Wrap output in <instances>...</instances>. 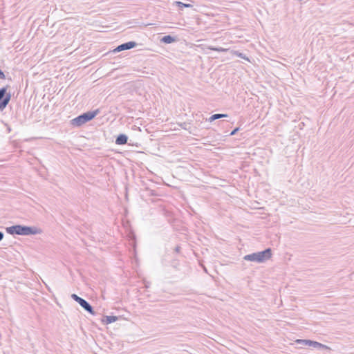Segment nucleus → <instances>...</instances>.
<instances>
[{"label":"nucleus","mask_w":354,"mask_h":354,"mask_svg":"<svg viewBox=\"0 0 354 354\" xmlns=\"http://www.w3.org/2000/svg\"><path fill=\"white\" fill-rule=\"evenodd\" d=\"M137 46L138 44L136 41H131L119 45L113 51V53L120 52L122 50L131 49Z\"/></svg>","instance_id":"6"},{"label":"nucleus","mask_w":354,"mask_h":354,"mask_svg":"<svg viewBox=\"0 0 354 354\" xmlns=\"http://www.w3.org/2000/svg\"><path fill=\"white\" fill-rule=\"evenodd\" d=\"M128 136L125 134L121 133L118 135L115 139V144L118 145H123L127 143Z\"/></svg>","instance_id":"8"},{"label":"nucleus","mask_w":354,"mask_h":354,"mask_svg":"<svg viewBox=\"0 0 354 354\" xmlns=\"http://www.w3.org/2000/svg\"><path fill=\"white\" fill-rule=\"evenodd\" d=\"M239 131V127H236L234 129H233L231 133H230V136H234L235 135L238 131Z\"/></svg>","instance_id":"15"},{"label":"nucleus","mask_w":354,"mask_h":354,"mask_svg":"<svg viewBox=\"0 0 354 354\" xmlns=\"http://www.w3.org/2000/svg\"><path fill=\"white\" fill-rule=\"evenodd\" d=\"M6 78L4 73L0 69V79L4 80Z\"/></svg>","instance_id":"16"},{"label":"nucleus","mask_w":354,"mask_h":354,"mask_svg":"<svg viewBox=\"0 0 354 354\" xmlns=\"http://www.w3.org/2000/svg\"><path fill=\"white\" fill-rule=\"evenodd\" d=\"M80 305L86 310L87 311L88 313H89L91 315H95V311L93 310V308L92 307V306L87 301H86L85 299H83L81 303L80 304Z\"/></svg>","instance_id":"7"},{"label":"nucleus","mask_w":354,"mask_h":354,"mask_svg":"<svg viewBox=\"0 0 354 354\" xmlns=\"http://www.w3.org/2000/svg\"><path fill=\"white\" fill-rule=\"evenodd\" d=\"M6 232L14 235H22L28 236L34 234H39L42 232V230L35 226H26L21 225H15L10 227H6Z\"/></svg>","instance_id":"1"},{"label":"nucleus","mask_w":354,"mask_h":354,"mask_svg":"<svg viewBox=\"0 0 354 354\" xmlns=\"http://www.w3.org/2000/svg\"><path fill=\"white\" fill-rule=\"evenodd\" d=\"M185 125H186V123H183V124H180V127H182L183 129H186L185 127Z\"/></svg>","instance_id":"20"},{"label":"nucleus","mask_w":354,"mask_h":354,"mask_svg":"<svg viewBox=\"0 0 354 354\" xmlns=\"http://www.w3.org/2000/svg\"><path fill=\"white\" fill-rule=\"evenodd\" d=\"M10 86L6 85L0 88V111H3L11 100V94L8 93Z\"/></svg>","instance_id":"4"},{"label":"nucleus","mask_w":354,"mask_h":354,"mask_svg":"<svg viewBox=\"0 0 354 354\" xmlns=\"http://www.w3.org/2000/svg\"><path fill=\"white\" fill-rule=\"evenodd\" d=\"M99 113V109L84 113L73 119L71 121V124L75 127H81L84 124L92 120Z\"/></svg>","instance_id":"3"},{"label":"nucleus","mask_w":354,"mask_h":354,"mask_svg":"<svg viewBox=\"0 0 354 354\" xmlns=\"http://www.w3.org/2000/svg\"><path fill=\"white\" fill-rule=\"evenodd\" d=\"M272 256V250L267 248L263 251L254 252L252 254L245 255L243 259L246 261L262 263L269 259Z\"/></svg>","instance_id":"2"},{"label":"nucleus","mask_w":354,"mask_h":354,"mask_svg":"<svg viewBox=\"0 0 354 354\" xmlns=\"http://www.w3.org/2000/svg\"><path fill=\"white\" fill-rule=\"evenodd\" d=\"M238 57L245 59V56L242 53H236Z\"/></svg>","instance_id":"17"},{"label":"nucleus","mask_w":354,"mask_h":354,"mask_svg":"<svg viewBox=\"0 0 354 354\" xmlns=\"http://www.w3.org/2000/svg\"><path fill=\"white\" fill-rule=\"evenodd\" d=\"M71 298L74 299L76 302H77L79 304L81 303V301L84 299L83 298L79 297L76 294H72Z\"/></svg>","instance_id":"14"},{"label":"nucleus","mask_w":354,"mask_h":354,"mask_svg":"<svg viewBox=\"0 0 354 354\" xmlns=\"http://www.w3.org/2000/svg\"><path fill=\"white\" fill-rule=\"evenodd\" d=\"M207 49L216 52H226L227 50V48H224L222 47H214L211 46H208Z\"/></svg>","instance_id":"12"},{"label":"nucleus","mask_w":354,"mask_h":354,"mask_svg":"<svg viewBox=\"0 0 354 354\" xmlns=\"http://www.w3.org/2000/svg\"><path fill=\"white\" fill-rule=\"evenodd\" d=\"M176 41V39L171 35H165L160 39L161 42L167 44H171Z\"/></svg>","instance_id":"9"},{"label":"nucleus","mask_w":354,"mask_h":354,"mask_svg":"<svg viewBox=\"0 0 354 354\" xmlns=\"http://www.w3.org/2000/svg\"><path fill=\"white\" fill-rule=\"evenodd\" d=\"M118 319V317L117 316H104L102 319V322L105 324H109L116 322Z\"/></svg>","instance_id":"10"},{"label":"nucleus","mask_w":354,"mask_h":354,"mask_svg":"<svg viewBox=\"0 0 354 354\" xmlns=\"http://www.w3.org/2000/svg\"><path fill=\"white\" fill-rule=\"evenodd\" d=\"M3 237L4 234L1 231H0V241L3 240Z\"/></svg>","instance_id":"19"},{"label":"nucleus","mask_w":354,"mask_h":354,"mask_svg":"<svg viewBox=\"0 0 354 354\" xmlns=\"http://www.w3.org/2000/svg\"><path fill=\"white\" fill-rule=\"evenodd\" d=\"M226 117H227V114L216 113V114H214V115H212L209 118V120L210 122H212V121H214V120H217V119H220V118H226Z\"/></svg>","instance_id":"11"},{"label":"nucleus","mask_w":354,"mask_h":354,"mask_svg":"<svg viewBox=\"0 0 354 354\" xmlns=\"http://www.w3.org/2000/svg\"><path fill=\"white\" fill-rule=\"evenodd\" d=\"M180 250V247L179 245H177L175 249H174V251L177 253H178Z\"/></svg>","instance_id":"18"},{"label":"nucleus","mask_w":354,"mask_h":354,"mask_svg":"<svg viewBox=\"0 0 354 354\" xmlns=\"http://www.w3.org/2000/svg\"><path fill=\"white\" fill-rule=\"evenodd\" d=\"M297 342H298L299 344H302L303 345H305V346H313L315 348H328L327 346H326V345H324L319 342L310 340V339H298V340H297Z\"/></svg>","instance_id":"5"},{"label":"nucleus","mask_w":354,"mask_h":354,"mask_svg":"<svg viewBox=\"0 0 354 354\" xmlns=\"http://www.w3.org/2000/svg\"><path fill=\"white\" fill-rule=\"evenodd\" d=\"M175 3L180 9H183V8H191V7H192V5H191L189 3H183L181 1H176Z\"/></svg>","instance_id":"13"}]
</instances>
